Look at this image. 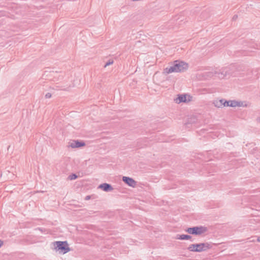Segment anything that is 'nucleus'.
<instances>
[{
	"mask_svg": "<svg viewBox=\"0 0 260 260\" xmlns=\"http://www.w3.org/2000/svg\"><path fill=\"white\" fill-rule=\"evenodd\" d=\"M211 248L212 245L208 243H200L190 244L187 249L191 252H201L207 251Z\"/></svg>",
	"mask_w": 260,
	"mask_h": 260,
	"instance_id": "f257e3e1",
	"label": "nucleus"
},
{
	"mask_svg": "<svg viewBox=\"0 0 260 260\" xmlns=\"http://www.w3.org/2000/svg\"><path fill=\"white\" fill-rule=\"evenodd\" d=\"M54 249L59 253L65 254L69 252L71 249L67 241H55L52 243Z\"/></svg>",
	"mask_w": 260,
	"mask_h": 260,
	"instance_id": "f03ea898",
	"label": "nucleus"
},
{
	"mask_svg": "<svg viewBox=\"0 0 260 260\" xmlns=\"http://www.w3.org/2000/svg\"><path fill=\"white\" fill-rule=\"evenodd\" d=\"M185 231L189 234L201 235L208 231V228L204 226H196L188 228Z\"/></svg>",
	"mask_w": 260,
	"mask_h": 260,
	"instance_id": "7ed1b4c3",
	"label": "nucleus"
},
{
	"mask_svg": "<svg viewBox=\"0 0 260 260\" xmlns=\"http://www.w3.org/2000/svg\"><path fill=\"white\" fill-rule=\"evenodd\" d=\"M164 72L170 74L173 72H179V60L174 61V64L164 69Z\"/></svg>",
	"mask_w": 260,
	"mask_h": 260,
	"instance_id": "20e7f679",
	"label": "nucleus"
},
{
	"mask_svg": "<svg viewBox=\"0 0 260 260\" xmlns=\"http://www.w3.org/2000/svg\"><path fill=\"white\" fill-rule=\"evenodd\" d=\"M214 75V72H205L204 73H199L197 75V77L199 80H207L212 77Z\"/></svg>",
	"mask_w": 260,
	"mask_h": 260,
	"instance_id": "39448f33",
	"label": "nucleus"
},
{
	"mask_svg": "<svg viewBox=\"0 0 260 260\" xmlns=\"http://www.w3.org/2000/svg\"><path fill=\"white\" fill-rule=\"evenodd\" d=\"M198 118L196 116H191L190 117H188L184 123V126L186 128H189L191 127L192 124L196 123L198 122Z\"/></svg>",
	"mask_w": 260,
	"mask_h": 260,
	"instance_id": "423d86ee",
	"label": "nucleus"
},
{
	"mask_svg": "<svg viewBox=\"0 0 260 260\" xmlns=\"http://www.w3.org/2000/svg\"><path fill=\"white\" fill-rule=\"evenodd\" d=\"M122 180L129 186L135 187L137 185V182L132 178L123 176Z\"/></svg>",
	"mask_w": 260,
	"mask_h": 260,
	"instance_id": "0eeeda50",
	"label": "nucleus"
},
{
	"mask_svg": "<svg viewBox=\"0 0 260 260\" xmlns=\"http://www.w3.org/2000/svg\"><path fill=\"white\" fill-rule=\"evenodd\" d=\"M193 97L189 94H180V103H188L192 101Z\"/></svg>",
	"mask_w": 260,
	"mask_h": 260,
	"instance_id": "6e6552de",
	"label": "nucleus"
},
{
	"mask_svg": "<svg viewBox=\"0 0 260 260\" xmlns=\"http://www.w3.org/2000/svg\"><path fill=\"white\" fill-rule=\"evenodd\" d=\"M98 188H100L106 192L110 191L113 190L112 186L110 184L107 183H104L100 184Z\"/></svg>",
	"mask_w": 260,
	"mask_h": 260,
	"instance_id": "1a4fd4ad",
	"label": "nucleus"
},
{
	"mask_svg": "<svg viewBox=\"0 0 260 260\" xmlns=\"http://www.w3.org/2000/svg\"><path fill=\"white\" fill-rule=\"evenodd\" d=\"M85 145V143L83 141L79 140L73 141V142L70 144V146L73 148H79Z\"/></svg>",
	"mask_w": 260,
	"mask_h": 260,
	"instance_id": "9d476101",
	"label": "nucleus"
},
{
	"mask_svg": "<svg viewBox=\"0 0 260 260\" xmlns=\"http://www.w3.org/2000/svg\"><path fill=\"white\" fill-rule=\"evenodd\" d=\"M188 64L183 61L180 60V73L185 72L188 68Z\"/></svg>",
	"mask_w": 260,
	"mask_h": 260,
	"instance_id": "9b49d317",
	"label": "nucleus"
},
{
	"mask_svg": "<svg viewBox=\"0 0 260 260\" xmlns=\"http://www.w3.org/2000/svg\"><path fill=\"white\" fill-rule=\"evenodd\" d=\"M228 72L226 71L222 70L221 72H217L215 71L214 72V75H216L218 78L220 79H223L225 77H226L227 75Z\"/></svg>",
	"mask_w": 260,
	"mask_h": 260,
	"instance_id": "f8f14e48",
	"label": "nucleus"
},
{
	"mask_svg": "<svg viewBox=\"0 0 260 260\" xmlns=\"http://www.w3.org/2000/svg\"><path fill=\"white\" fill-rule=\"evenodd\" d=\"M224 102L225 103V105H224V107H235V100L227 101H225Z\"/></svg>",
	"mask_w": 260,
	"mask_h": 260,
	"instance_id": "ddd939ff",
	"label": "nucleus"
},
{
	"mask_svg": "<svg viewBox=\"0 0 260 260\" xmlns=\"http://www.w3.org/2000/svg\"><path fill=\"white\" fill-rule=\"evenodd\" d=\"M191 238V236L189 235H180V240H189Z\"/></svg>",
	"mask_w": 260,
	"mask_h": 260,
	"instance_id": "4468645a",
	"label": "nucleus"
},
{
	"mask_svg": "<svg viewBox=\"0 0 260 260\" xmlns=\"http://www.w3.org/2000/svg\"><path fill=\"white\" fill-rule=\"evenodd\" d=\"M77 178L78 176L75 173H72L68 176V179L70 180H75Z\"/></svg>",
	"mask_w": 260,
	"mask_h": 260,
	"instance_id": "2eb2a0df",
	"label": "nucleus"
},
{
	"mask_svg": "<svg viewBox=\"0 0 260 260\" xmlns=\"http://www.w3.org/2000/svg\"><path fill=\"white\" fill-rule=\"evenodd\" d=\"M113 63V59H109L104 65V68H106V67L112 64Z\"/></svg>",
	"mask_w": 260,
	"mask_h": 260,
	"instance_id": "dca6fc26",
	"label": "nucleus"
},
{
	"mask_svg": "<svg viewBox=\"0 0 260 260\" xmlns=\"http://www.w3.org/2000/svg\"><path fill=\"white\" fill-rule=\"evenodd\" d=\"M243 106V102H238V101H235V107H241Z\"/></svg>",
	"mask_w": 260,
	"mask_h": 260,
	"instance_id": "f3484780",
	"label": "nucleus"
},
{
	"mask_svg": "<svg viewBox=\"0 0 260 260\" xmlns=\"http://www.w3.org/2000/svg\"><path fill=\"white\" fill-rule=\"evenodd\" d=\"M219 101H215V102H214V104L215 105V107H218V108H221L222 107V106L221 105V103H219Z\"/></svg>",
	"mask_w": 260,
	"mask_h": 260,
	"instance_id": "a211bd4d",
	"label": "nucleus"
},
{
	"mask_svg": "<svg viewBox=\"0 0 260 260\" xmlns=\"http://www.w3.org/2000/svg\"><path fill=\"white\" fill-rule=\"evenodd\" d=\"M219 101L220 102L219 103H221L222 107V106L224 107V105H225V103L224 102L227 101L224 99H221V100H219Z\"/></svg>",
	"mask_w": 260,
	"mask_h": 260,
	"instance_id": "6ab92c4d",
	"label": "nucleus"
},
{
	"mask_svg": "<svg viewBox=\"0 0 260 260\" xmlns=\"http://www.w3.org/2000/svg\"><path fill=\"white\" fill-rule=\"evenodd\" d=\"M174 101L176 103L179 104V94L177 95L176 98L174 99Z\"/></svg>",
	"mask_w": 260,
	"mask_h": 260,
	"instance_id": "aec40b11",
	"label": "nucleus"
},
{
	"mask_svg": "<svg viewBox=\"0 0 260 260\" xmlns=\"http://www.w3.org/2000/svg\"><path fill=\"white\" fill-rule=\"evenodd\" d=\"M52 95L51 93L48 92L45 95V98L46 99L50 98L51 97Z\"/></svg>",
	"mask_w": 260,
	"mask_h": 260,
	"instance_id": "412c9836",
	"label": "nucleus"
},
{
	"mask_svg": "<svg viewBox=\"0 0 260 260\" xmlns=\"http://www.w3.org/2000/svg\"><path fill=\"white\" fill-rule=\"evenodd\" d=\"M238 18V15H234L233 17V20H236Z\"/></svg>",
	"mask_w": 260,
	"mask_h": 260,
	"instance_id": "4be33fe9",
	"label": "nucleus"
},
{
	"mask_svg": "<svg viewBox=\"0 0 260 260\" xmlns=\"http://www.w3.org/2000/svg\"><path fill=\"white\" fill-rule=\"evenodd\" d=\"M91 198V196H87L85 197V200H88L89 199H90Z\"/></svg>",
	"mask_w": 260,
	"mask_h": 260,
	"instance_id": "5701e85b",
	"label": "nucleus"
},
{
	"mask_svg": "<svg viewBox=\"0 0 260 260\" xmlns=\"http://www.w3.org/2000/svg\"><path fill=\"white\" fill-rule=\"evenodd\" d=\"M3 241L1 240H0V247L3 245Z\"/></svg>",
	"mask_w": 260,
	"mask_h": 260,
	"instance_id": "b1692460",
	"label": "nucleus"
},
{
	"mask_svg": "<svg viewBox=\"0 0 260 260\" xmlns=\"http://www.w3.org/2000/svg\"><path fill=\"white\" fill-rule=\"evenodd\" d=\"M257 241L260 242V236L258 237L257 238Z\"/></svg>",
	"mask_w": 260,
	"mask_h": 260,
	"instance_id": "393cba45",
	"label": "nucleus"
},
{
	"mask_svg": "<svg viewBox=\"0 0 260 260\" xmlns=\"http://www.w3.org/2000/svg\"><path fill=\"white\" fill-rule=\"evenodd\" d=\"M176 239H179V235H176Z\"/></svg>",
	"mask_w": 260,
	"mask_h": 260,
	"instance_id": "a878e982",
	"label": "nucleus"
}]
</instances>
